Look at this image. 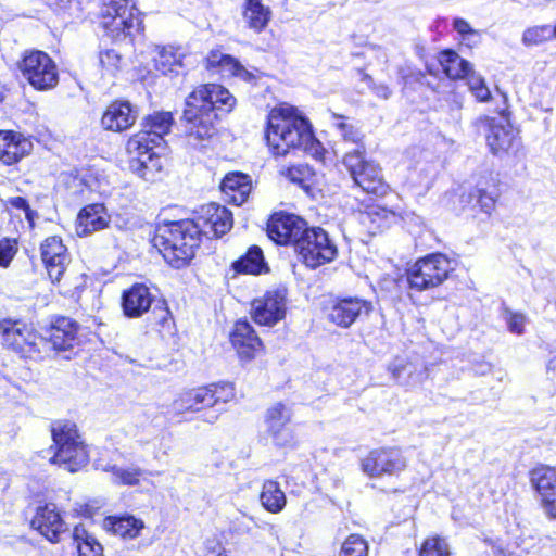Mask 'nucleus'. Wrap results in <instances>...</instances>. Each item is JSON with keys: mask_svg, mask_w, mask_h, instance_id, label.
I'll list each match as a JSON object with an SVG mask.
<instances>
[{"mask_svg": "<svg viewBox=\"0 0 556 556\" xmlns=\"http://www.w3.org/2000/svg\"><path fill=\"white\" fill-rule=\"evenodd\" d=\"M266 140L276 156L301 150L316 160L324 159L325 150L315 138L308 121L298 115L293 106L280 105L270 111Z\"/></svg>", "mask_w": 556, "mask_h": 556, "instance_id": "f03ea898", "label": "nucleus"}, {"mask_svg": "<svg viewBox=\"0 0 556 556\" xmlns=\"http://www.w3.org/2000/svg\"><path fill=\"white\" fill-rule=\"evenodd\" d=\"M207 65L208 67H219L223 75L236 76L244 81L254 79V75L250 71L228 54L212 52L207 58Z\"/></svg>", "mask_w": 556, "mask_h": 556, "instance_id": "72a5a7b5", "label": "nucleus"}, {"mask_svg": "<svg viewBox=\"0 0 556 556\" xmlns=\"http://www.w3.org/2000/svg\"><path fill=\"white\" fill-rule=\"evenodd\" d=\"M30 525L52 543L59 542L60 535L66 531V523L52 503L38 506Z\"/></svg>", "mask_w": 556, "mask_h": 556, "instance_id": "aec40b11", "label": "nucleus"}, {"mask_svg": "<svg viewBox=\"0 0 556 556\" xmlns=\"http://www.w3.org/2000/svg\"><path fill=\"white\" fill-rule=\"evenodd\" d=\"M16 253L15 243L10 240L0 241V266L8 267Z\"/></svg>", "mask_w": 556, "mask_h": 556, "instance_id": "864d4df0", "label": "nucleus"}, {"mask_svg": "<svg viewBox=\"0 0 556 556\" xmlns=\"http://www.w3.org/2000/svg\"><path fill=\"white\" fill-rule=\"evenodd\" d=\"M0 341L5 349L21 357H33L39 353L38 345L43 338L22 319L3 318L0 319Z\"/></svg>", "mask_w": 556, "mask_h": 556, "instance_id": "6e6552de", "label": "nucleus"}, {"mask_svg": "<svg viewBox=\"0 0 556 556\" xmlns=\"http://www.w3.org/2000/svg\"><path fill=\"white\" fill-rule=\"evenodd\" d=\"M251 314L255 323L273 326L285 317L286 292L283 290L268 291L262 298L251 303Z\"/></svg>", "mask_w": 556, "mask_h": 556, "instance_id": "dca6fc26", "label": "nucleus"}, {"mask_svg": "<svg viewBox=\"0 0 556 556\" xmlns=\"http://www.w3.org/2000/svg\"><path fill=\"white\" fill-rule=\"evenodd\" d=\"M15 435H16V431L15 430L10 431L9 440H12Z\"/></svg>", "mask_w": 556, "mask_h": 556, "instance_id": "69168bd1", "label": "nucleus"}, {"mask_svg": "<svg viewBox=\"0 0 556 556\" xmlns=\"http://www.w3.org/2000/svg\"><path fill=\"white\" fill-rule=\"evenodd\" d=\"M553 38L552 26L535 25L523 30L521 42L525 47H534L543 45Z\"/></svg>", "mask_w": 556, "mask_h": 556, "instance_id": "37998d69", "label": "nucleus"}, {"mask_svg": "<svg viewBox=\"0 0 556 556\" xmlns=\"http://www.w3.org/2000/svg\"><path fill=\"white\" fill-rule=\"evenodd\" d=\"M210 396L205 387L184 391L173 401L172 409L175 414L180 415L211 408Z\"/></svg>", "mask_w": 556, "mask_h": 556, "instance_id": "cd10ccee", "label": "nucleus"}, {"mask_svg": "<svg viewBox=\"0 0 556 556\" xmlns=\"http://www.w3.org/2000/svg\"><path fill=\"white\" fill-rule=\"evenodd\" d=\"M106 470L112 473L115 483L124 485H137L142 476V470L138 467L123 468L114 465Z\"/></svg>", "mask_w": 556, "mask_h": 556, "instance_id": "c03bdc74", "label": "nucleus"}, {"mask_svg": "<svg viewBox=\"0 0 556 556\" xmlns=\"http://www.w3.org/2000/svg\"><path fill=\"white\" fill-rule=\"evenodd\" d=\"M199 238L193 223L184 219L159 225L152 243L168 264L180 268L193 257Z\"/></svg>", "mask_w": 556, "mask_h": 556, "instance_id": "7ed1b4c3", "label": "nucleus"}, {"mask_svg": "<svg viewBox=\"0 0 556 556\" xmlns=\"http://www.w3.org/2000/svg\"><path fill=\"white\" fill-rule=\"evenodd\" d=\"M306 226V222L294 214L275 213L267 223V235L277 244L295 245Z\"/></svg>", "mask_w": 556, "mask_h": 556, "instance_id": "2eb2a0df", "label": "nucleus"}, {"mask_svg": "<svg viewBox=\"0 0 556 556\" xmlns=\"http://www.w3.org/2000/svg\"><path fill=\"white\" fill-rule=\"evenodd\" d=\"M462 40L465 41L468 47H472L479 43L473 41V37L462 38Z\"/></svg>", "mask_w": 556, "mask_h": 556, "instance_id": "680f3d73", "label": "nucleus"}, {"mask_svg": "<svg viewBox=\"0 0 556 556\" xmlns=\"http://www.w3.org/2000/svg\"><path fill=\"white\" fill-rule=\"evenodd\" d=\"M78 325L68 317H58L47 331V341L55 351H66L78 344Z\"/></svg>", "mask_w": 556, "mask_h": 556, "instance_id": "393cba45", "label": "nucleus"}, {"mask_svg": "<svg viewBox=\"0 0 556 556\" xmlns=\"http://www.w3.org/2000/svg\"><path fill=\"white\" fill-rule=\"evenodd\" d=\"M395 219L396 215L394 212L378 205L370 206L365 214L362 215V222L364 224L370 222L375 225L372 227L374 231L389 227V225L395 222Z\"/></svg>", "mask_w": 556, "mask_h": 556, "instance_id": "a19ab883", "label": "nucleus"}, {"mask_svg": "<svg viewBox=\"0 0 556 556\" xmlns=\"http://www.w3.org/2000/svg\"><path fill=\"white\" fill-rule=\"evenodd\" d=\"M467 85L472 96L479 102L495 101L496 106L494 111L500 115H504V113L507 111V96L504 92H501L498 89H496V94L492 96L484 78L481 75L476 74L475 72L471 73L467 78Z\"/></svg>", "mask_w": 556, "mask_h": 556, "instance_id": "7c9ffc66", "label": "nucleus"}, {"mask_svg": "<svg viewBox=\"0 0 556 556\" xmlns=\"http://www.w3.org/2000/svg\"><path fill=\"white\" fill-rule=\"evenodd\" d=\"M72 536L78 556H104L103 546L83 525H78L74 528Z\"/></svg>", "mask_w": 556, "mask_h": 556, "instance_id": "4c0bfd02", "label": "nucleus"}, {"mask_svg": "<svg viewBox=\"0 0 556 556\" xmlns=\"http://www.w3.org/2000/svg\"><path fill=\"white\" fill-rule=\"evenodd\" d=\"M152 315L156 331L160 333L170 332L173 328L172 314L164 304L155 305Z\"/></svg>", "mask_w": 556, "mask_h": 556, "instance_id": "09e8293b", "label": "nucleus"}, {"mask_svg": "<svg viewBox=\"0 0 556 556\" xmlns=\"http://www.w3.org/2000/svg\"><path fill=\"white\" fill-rule=\"evenodd\" d=\"M365 150L355 149L348 152L343 164L350 172L354 182L367 193L378 194L384 190L381 169L377 164L366 161Z\"/></svg>", "mask_w": 556, "mask_h": 556, "instance_id": "9d476101", "label": "nucleus"}, {"mask_svg": "<svg viewBox=\"0 0 556 556\" xmlns=\"http://www.w3.org/2000/svg\"><path fill=\"white\" fill-rule=\"evenodd\" d=\"M305 170L307 172L306 168H304V169L303 168H292L289 170V176L292 180L300 181V180H303V178L300 177L299 174H303Z\"/></svg>", "mask_w": 556, "mask_h": 556, "instance_id": "052dcab7", "label": "nucleus"}, {"mask_svg": "<svg viewBox=\"0 0 556 556\" xmlns=\"http://www.w3.org/2000/svg\"><path fill=\"white\" fill-rule=\"evenodd\" d=\"M33 143L21 134L13 131H0V161L5 165L17 163L28 155Z\"/></svg>", "mask_w": 556, "mask_h": 556, "instance_id": "bb28decb", "label": "nucleus"}, {"mask_svg": "<svg viewBox=\"0 0 556 556\" xmlns=\"http://www.w3.org/2000/svg\"><path fill=\"white\" fill-rule=\"evenodd\" d=\"M291 417V408L281 402L275 403L266 409L264 416L266 432L276 446L286 447L293 444L294 437L289 428Z\"/></svg>", "mask_w": 556, "mask_h": 556, "instance_id": "4468645a", "label": "nucleus"}, {"mask_svg": "<svg viewBox=\"0 0 556 556\" xmlns=\"http://www.w3.org/2000/svg\"><path fill=\"white\" fill-rule=\"evenodd\" d=\"M473 370L477 375H481V376L486 375L491 371V364L480 363L475 367Z\"/></svg>", "mask_w": 556, "mask_h": 556, "instance_id": "bf43d9fd", "label": "nucleus"}, {"mask_svg": "<svg viewBox=\"0 0 556 556\" xmlns=\"http://www.w3.org/2000/svg\"><path fill=\"white\" fill-rule=\"evenodd\" d=\"M367 542L358 534H351L342 544L340 556H367Z\"/></svg>", "mask_w": 556, "mask_h": 556, "instance_id": "49530a36", "label": "nucleus"}, {"mask_svg": "<svg viewBox=\"0 0 556 556\" xmlns=\"http://www.w3.org/2000/svg\"><path fill=\"white\" fill-rule=\"evenodd\" d=\"M102 527L105 531L119 535L123 539H135L144 528V522L132 515L125 514L104 518Z\"/></svg>", "mask_w": 556, "mask_h": 556, "instance_id": "2f4dec72", "label": "nucleus"}, {"mask_svg": "<svg viewBox=\"0 0 556 556\" xmlns=\"http://www.w3.org/2000/svg\"><path fill=\"white\" fill-rule=\"evenodd\" d=\"M190 222L195 226L199 236L220 237L231 229L232 214L225 206L208 203L202 205Z\"/></svg>", "mask_w": 556, "mask_h": 556, "instance_id": "f8f14e48", "label": "nucleus"}, {"mask_svg": "<svg viewBox=\"0 0 556 556\" xmlns=\"http://www.w3.org/2000/svg\"><path fill=\"white\" fill-rule=\"evenodd\" d=\"M374 309L372 303L358 296L338 299L330 308L329 319L337 326L349 328L362 316H368Z\"/></svg>", "mask_w": 556, "mask_h": 556, "instance_id": "f3484780", "label": "nucleus"}, {"mask_svg": "<svg viewBox=\"0 0 556 556\" xmlns=\"http://www.w3.org/2000/svg\"><path fill=\"white\" fill-rule=\"evenodd\" d=\"M236 273L260 275L269 270L263 255V251L257 245L249 248L247 253L232 263Z\"/></svg>", "mask_w": 556, "mask_h": 556, "instance_id": "f704fd0d", "label": "nucleus"}, {"mask_svg": "<svg viewBox=\"0 0 556 556\" xmlns=\"http://www.w3.org/2000/svg\"><path fill=\"white\" fill-rule=\"evenodd\" d=\"M294 248L301 261L312 269L332 262L338 254L336 243L320 227L306 226Z\"/></svg>", "mask_w": 556, "mask_h": 556, "instance_id": "39448f33", "label": "nucleus"}, {"mask_svg": "<svg viewBox=\"0 0 556 556\" xmlns=\"http://www.w3.org/2000/svg\"><path fill=\"white\" fill-rule=\"evenodd\" d=\"M132 10V0H102V24L111 38L119 39L139 31L141 21Z\"/></svg>", "mask_w": 556, "mask_h": 556, "instance_id": "1a4fd4ad", "label": "nucleus"}, {"mask_svg": "<svg viewBox=\"0 0 556 556\" xmlns=\"http://www.w3.org/2000/svg\"><path fill=\"white\" fill-rule=\"evenodd\" d=\"M184 54L179 49L172 46L156 49L154 63L157 71L164 75L178 74L184 67Z\"/></svg>", "mask_w": 556, "mask_h": 556, "instance_id": "c9c22d12", "label": "nucleus"}, {"mask_svg": "<svg viewBox=\"0 0 556 556\" xmlns=\"http://www.w3.org/2000/svg\"><path fill=\"white\" fill-rule=\"evenodd\" d=\"M452 270L450 260L440 253L418 260L406 273L410 289L424 291L440 286Z\"/></svg>", "mask_w": 556, "mask_h": 556, "instance_id": "0eeeda50", "label": "nucleus"}, {"mask_svg": "<svg viewBox=\"0 0 556 556\" xmlns=\"http://www.w3.org/2000/svg\"><path fill=\"white\" fill-rule=\"evenodd\" d=\"M155 147L149 144L136 151L127 150L129 169L146 181H155L163 168L161 157L153 151Z\"/></svg>", "mask_w": 556, "mask_h": 556, "instance_id": "4be33fe9", "label": "nucleus"}, {"mask_svg": "<svg viewBox=\"0 0 556 556\" xmlns=\"http://www.w3.org/2000/svg\"><path fill=\"white\" fill-rule=\"evenodd\" d=\"M211 395V407H215L220 403H228L235 399V388L232 383L220 382L205 386Z\"/></svg>", "mask_w": 556, "mask_h": 556, "instance_id": "a18cd8bd", "label": "nucleus"}, {"mask_svg": "<svg viewBox=\"0 0 556 556\" xmlns=\"http://www.w3.org/2000/svg\"><path fill=\"white\" fill-rule=\"evenodd\" d=\"M504 317L510 332L515 334L523 333L526 323V316L523 314L514 313L506 308Z\"/></svg>", "mask_w": 556, "mask_h": 556, "instance_id": "603ef678", "label": "nucleus"}, {"mask_svg": "<svg viewBox=\"0 0 556 556\" xmlns=\"http://www.w3.org/2000/svg\"><path fill=\"white\" fill-rule=\"evenodd\" d=\"M17 67L22 77L38 91L51 90L59 83L55 62L43 51H26Z\"/></svg>", "mask_w": 556, "mask_h": 556, "instance_id": "423d86ee", "label": "nucleus"}, {"mask_svg": "<svg viewBox=\"0 0 556 556\" xmlns=\"http://www.w3.org/2000/svg\"><path fill=\"white\" fill-rule=\"evenodd\" d=\"M260 502L267 511L278 514L285 508L287 498L278 482L266 480L262 486Z\"/></svg>", "mask_w": 556, "mask_h": 556, "instance_id": "e433bc0d", "label": "nucleus"}, {"mask_svg": "<svg viewBox=\"0 0 556 556\" xmlns=\"http://www.w3.org/2000/svg\"><path fill=\"white\" fill-rule=\"evenodd\" d=\"M388 370L400 384H412L417 372V366L406 357H395L388 366Z\"/></svg>", "mask_w": 556, "mask_h": 556, "instance_id": "ea45409f", "label": "nucleus"}, {"mask_svg": "<svg viewBox=\"0 0 556 556\" xmlns=\"http://www.w3.org/2000/svg\"><path fill=\"white\" fill-rule=\"evenodd\" d=\"M218 418V415H211L210 417L205 418L204 420L207 421V422H215Z\"/></svg>", "mask_w": 556, "mask_h": 556, "instance_id": "0e129e2a", "label": "nucleus"}, {"mask_svg": "<svg viewBox=\"0 0 556 556\" xmlns=\"http://www.w3.org/2000/svg\"><path fill=\"white\" fill-rule=\"evenodd\" d=\"M453 28L462 38L473 37L475 42H480L481 40V33L473 29L464 18L455 17L453 20Z\"/></svg>", "mask_w": 556, "mask_h": 556, "instance_id": "3c124183", "label": "nucleus"}, {"mask_svg": "<svg viewBox=\"0 0 556 556\" xmlns=\"http://www.w3.org/2000/svg\"><path fill=\"white\" fill-rule=\"evenodd\" d=\"M441 64L444 73L451 79H467L473 73L471 64L453 51H446L442 54Z\"/></svg>", "mask_w": 556, "mask_h": 556, "instance_id": "58836bf2", "label": "nucleus"}, {"mask_svg": "<svg viewBox=\"0 0 556 556\" xmlns=\"http://www.w3.org/2000/svg\"><path fill=\"white\" fill-rule=\"evenodd\" d=\"M10 204L15 208L24 210L25 212L29 208L27 200L22 197H14L10 199Z\"/></svg>", "mask_w": 556, "mask_h": 556, "instance_id": "6e6d98bb", "label": "nucleus"}, {"mask_svg": "<svg viewBox=\"0 0 556 556\" xmlns=\"http://www.w3.org/2000/svg\"><path fill=\"white\" fill-rule=\"evenodd\" d=\"M478 203L481 210L485 213H490L495 205V195L492 192H488L484 189L479 188L477 190Z\"/></svg>", "mask_w": 556, "mask_h": 556, "instance_id": "5fc2aeb1", "label": "nucleus"}, {"mask_svg": "<svg viewBox=\"0 0 556 556\" xmlns=\"http://www.w3.org/2000/svg\"><path fill=\"white\" fill-rule=\"evenodd\" d=\"M174 118L169 112H157L149 115L144 129L132 136L127 142V150L136 151L149 144L159 147L163 137L170 131Z\"/></svg>", "mask_w": 556, "mask_h": 556, "instance_id": "ddd939ff", "label": "nucleus"}, {"mask_svg": "<svg viewBox=\"0 0 556 556\" xmlns=\"http://www.w3.org/2000/svg\"><path fill=\"white\" fill-rule=\"evenodd\" d=\"M374 92L382 99H388L391 94V90L386 85H378L374 88Z\"/></svg>", "mask_w": 556, "mask_h": 556, "instance_id": "4d7b16f0", "label": "nucleus"}, {"mask_svg": "<svg viewBox=\"0 0 556 556\" xmlns=\"http://www.w3.org/2000/svg\"><path fill=\"white\" fill-rule=\"evenodd\" d=\"M230 341L243 361H251L262 349V342L247 320H239L230 334Z\"/></svg>", "mask_w": 556, "mask_h": 556, "instance_id": "b1692460", "label": "nucleus"}, {"mask_svg": "<svg viewBox=\"0 0 556 556\" xmlns=\"http://www.w3.org/2000/svg\"><path fill=\"white\" fill-rule=\"evenodd\" d=\"M137 115L138 112L130 102L118 100L108 105L101 123L106 130L123 131L135 124Z\"/></svg>", "mask_w": 556, "mask_h": 556, "instance_id": "5701e85b", "label": "nucleus"}, {"mask_svg": "<svg viewBox=\"0 0 556 556\" xmlns=\"http://www.w3.org/2000/svg\"><path fill=\"white\" fill-rule=\"evenodd\" d=\"M479 124L489 129L486 142L494 155L507 153L517 143L516 131L507 119L484 116L479 118Z\"/></svg>", "mask_w": 556, "mask_h": 556, "instance_id": "a211bd4d", "label": "nucleus"}, {"mask_svg": "<svg viewBox=\"0 0 556 556\" xmlns=\"http://www.w3.org/2000/svg\"><path fill=\"white\" fill-rule=\"evenodd\" d=\"M40 252L50 279L53 282L60 281L67 264L70 263L67 249L63 244L61 238L56 236L47 238L41 243Z\"/></svg>", "mask_w": 556, "mask_h": 556, "instance_id": "412c9836", "label": "nucleus"}, {"mask_svg": "<svg viewBox=\"0 0 556 556\" xmlns=\"http://www.w3.org/2000/svg\"><path fill=\"white\" fill-rule=\"evenodd\" d=\"M547 368L549 370H556V356L549 359Z\"/></svg>", "mask_w": 556, "mask_h": 556, "instance_id": "e2e57ef3", "label": "nucleus"}, {"mask_svg": "<svg viewBox=\"0 0 556 556\" xmlns=\"http://www.w3.org/2000/svg\"><path fill=\"white\" fill-rule=\"evenodd\" d=\"M52 439L55 452L50 457V463L63 466L71 472H76L88 464L89 454L75 424H53Z\"/></svg>", "mask_w": 556, "mask_h": 556, "instance_id": "20e7f679", "label": "nucleus"}, {"mask_svg": "<svg viewBox=\"0 0 556 556\" xmlns=\"http://www.w3.org/2000/svg\"><path fill=\"white\" fill-rule=\"evenodd\" d=\"M251 189L250 177L239 172L226 175L222 181V191L225 197L238 206L247 201Z\"/></svg>", "mask_w": 556, "mask_h": 556, "instance_id": "c756f323", "label": "nucleus"}, {"mask_svg": "<svg viewBox=\"0 0 556 556\" xmlns=\"http://www.w3.org/2000/svg\"><path fill=\"white\" fill-rule=\"evenodd\" d=\"M332 118L334 127L339 131L340 136L344 139V141L356 144V149L365 150L362 143L364 136L354 124L344 121L343 116L336 113H332Z\"/></svg>", "mask_w": 556, "mask_h": 556, "instance_id": "79ce46f5", "label": "nucleus"}, {"mask_svg": "<svg viewBox=\"0 0 556 556\" xmlns=\"http://www.w3.org/2000/svg\"><path fill=\"white\" fill-rule=\"evenodd\" d=\"M407 462L397 447H381L370 451L361 463L362 470L370 478L397 475L406 468Z\"/></svg>", "mask_w": 556, "mask_h": 556, "instance_id": "9b49d317", "label": "nucleus"}, {"mask_svg": "<svg viewBox=\"0 0 556 556\" xmlns=\"http://www.w3.org/2000/svg\"><path fill=\"white\" fill-rule=\"evenodd\" d=\"M153 302L150 289L143 283H135L122 295V308L125 316L139 318L147 313Z\"/></svg>", "mask_w": 556, "mask_h": 556, "instance_id": "a878e982", "label": "nucleus"}, {"mask_svg": "<svg viewBox=\"0 0 556 556\" xmlns=\"http://www.w3.org/2000/svg\"><path fill=\"white\" fill-rule=\"evenodd\" d=\"M110 217L103 204L94 203L84 207L78 214L77 231L79 235H90L104 229L109 225Z\"/></svg>", "mask_w": 556, "mask_h": 556, "instance_id": "c85d7f7f", "label": "nucleus"}, {"mask_svg": "<svg viewBox=\"0 0 556 556\" xmlns=\"http://www.w3.org/2000/svg\"><path fill=\"white\" fill-rule=\"evenodd\" d=\"M99 61L108 74L114 75L119 70L122 58L116 50L109 49L100 52Z\"/></svg>", "mask_w": 556, "mask_h": 556, "instance_id": "8fccbe9b", "label": "nucleus"}, {"mask_svg": "<svg viewBox=\"0 0 556 556\" xmlns=\"http://www.w3.org/2000/svg\"><path fill=\"white\" fill-rule=\"evenodd\" d=\"M531 483L540 495L545 514L556 519V469L547 466L533 469Z\"/></svg>", "mask_w": 556, "mask_h": 556, "instance_id": "6ab92c4d", "label": "nucleus"}, {"mask_svg": "<svg viewBox=\"0 0 556 556\" xmlns=\"http://www.w3.org/2000/svg\"><path fill=\"white\" fill-rule=\"evenodd\" d=\"M552 31H553V38H556V25L554 27H552Z\"/></svg>", "mask_w": 556, "mask_h": 556, "instance_id": "338daca9", "label": "nucleus"}, {"mask_svg": "<svg viewBox=\"0 0 556 556\" xmlns=\"http://www.w3.org/2000/svg\"><path fill=\"white\" fill-rule=\"evenodd\" d=\"M419 556H450L448 545L438 536L429 538L422 543Z\"/></svg>", "mask_w": 556, "mask_h": 556, "instance_id": "de8ad7c7", "label": "nucleus"}, {"mask_svg": "<svg viewBox=\"0 0 556 556\" xmlns=\"http://www.w3.org/2000/svg\"><path fill=\"white\" fill-rule=\"evenodd\" d=\"M205 556H227V554L219 544H215L213 547L207 548Z\"/></svg>", "mask_w": 556, "mask_h": 556, "instance_id": "13d9d810", "label": "nucleus"}, {"mask_svg": "<svg viewBox=\"0 0 556 556\" xmlns=\"http://www.w3.org/2000/svg\"><path fill=\"white\" fill-rule=\"evenodd\" d=\"M242 17L248 27L255 33H262L271 18V11L262 0H245Z\"/></svg>", "mask_w": 556, "mask_h": 556, "instance_id": "473e14b6", "label": "nucleus"}, {"mask_svg": "<svg viewBox=\"0 0 556 556\" xmlns=\"http://www.w3.org/2000/svg\"><path fill=\"white\" fill-rule=\"evenodd\" d=\"M235 104L236 98L220 85L208 84L193 90L182 114L187 143L193 149L205 148L215 134V111L229 112Z\"/></svg>", "mask_w": 556, "mask_h": 556, "instance_id": "f257e3e1", "label": "nucleus"}]
</instances>
